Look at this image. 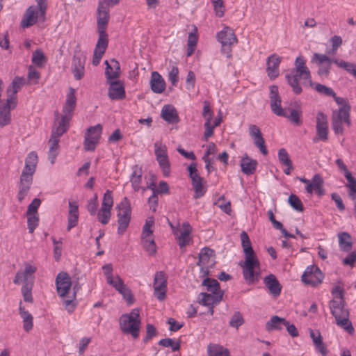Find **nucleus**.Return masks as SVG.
Returning a JSON list of instances; mask_svg holds the SVG:
<instances>
[{
	"instance_id": "1",
	"label": "nucleus",
	"mask_w": 356,
	"mask_h": 356,
	"mask_svg": "<svg viewBox=\"0 0 356 356\" xmlns=\"http://www.w3.org/2000/svg\"><path fill=\"white\" fill-rule=\"evenodd\" d=\"M285 76L293 91L297 95L300 94L302 91L298 79L301 80L302 85L313 86L310 71L306 66V60L302 56L296 58L295 69L286 74Z\"/></svg>"
},
{
	"instance_id": "2",
	"label": "nucleus",
	"mask_w": 356,
	"mask_h": 356,
	"mask_svg": "<svg viewBox=\"0 0 356 356\" xmlns=\"http://www.w3.org/2000/svg\"><path fill=\"white\" fill-rule=\"evenodd\" d=\"M38 162V154L31 152L25 159V165L20 175L17 200L22 202L27 195L33 183V177Z\"/></svg>"
},
{
	"instance_id": "3",
	"label": "nucleus",
	"mask_w": 356,
	"mask_h": 356,
	"mask_svg": "<svg viewBox=\"0 0 356 356\" xmlns=\"http://www.w3.org/2000/svg\"><path fill=\"white\" fill-rule=\"evenodd\" d=\"M336 103L339 107L332 111V128L335 134H342L343 133V126L349 127L350 125V105L345 98H337Z\"/></svg>"
},
{
	"instance_id": "4",
	"label": "nucleus",
	"mask_w": 356,
	"mask_h": 356,
	"mask_svg": "<svg viewBox=\"0 0 356 356\" xmlns=\"http://www.w3.org/2000/svg\"><path fill=\"white\" fill-rule=\"evenodd\" d=\"M56 286L58 294L63 298L65 309H67L69 313L73 312L75 308L74 300L76 296L75 293L70 295L72 286V281L70 275L65 272L59 273L56 278Z\"/></svg>"
},
{
	"instance_id": "5",
	"label": "nucleus",
	"mask_w": 356,
	"mask_h": 356,
	"mask_svg": "<svg viewBox=\"0 0 356 356\" xmlns=\"http://www.w3.org/2000/svg\"><path fill=\"white\" fill-rule=\"evenodd\" d=\"M245 260L241 264L243 275L245 280L249 283H253L257 279L260 272V264L252 250V246H243Z\"/></svg>"
},
{
	"instance_id": "6",
	"label": "nucleus",
	"mask_w": 356,
	"mask_h": 356,
	"mask_svg": "<svg viewBox=\"0 0 356 356\" xmlns=\"http://www.w3.org/2000/svg\"><path fill=\"white\" fill-rule=\"evenodd\" d=\"M119 323L124 334H130L132 338L137 339L141 327L139 309L134 308L129 313L122 314Z\"/></svg>"
},
{
	"instance_id": "7",
	"label": "nucleus",
	"mask_w": 356,
	"mask_h": 356,
	"mask_svg": "<svg viewBox=\"0 0 356 356\" xmlns=\"http://www.w3.org/2000/svg\"><path fill=\"white\" fill-rule=\"evenodd\" d=\"M202 284L206 286L207 293H201L198 296L200 303L204 306H213L218 304L222 298L223 293L220 289L216 280L205 277Z\"/></svg>"
},
{
	"instance_id": "8",
	"label": "nucleus",
	"mask_w": 356,
	"mask_h": 356,
	"mask_svg": "<svg viewBox=\"0 0 356 356\" xmlns=\"http://www.w3.org/2000/svg\"><path fill=\"white\" fill-rule=\"evenodd\" d=\"M216 38L221 44V52L225 54L227 58L232 56V46L237 43L238 39L234 32V30L225 26L223 29L217 33Z\"/></svg>"
},
{
	"instance_id": "9",
	"label": "nucleus",
	"mask_w": 356,
	"mask_h": 356,
	"mask_svg": "<svg viewBox=\"0 0 356 356\" xmlns=\"http://www.w3.org/2000/svg\"><path fill=\"white\" fill-rule=\"evenodd\" d=\"M118 208V232L119 234H122L128 227L131 215V209L130 202L127 197H124L120 204L117 206Z\"/></svg>"
},
{
	"instance_id": "10",
	"label": "nucleus",
	"mask_w": 356,
	"mask_h": 356,
	"mask_svg": "<svg viewBox=\"0 0 356 356\" xmlns=\"http://www.w3.org/2000/svg\"><path fill=\"white\" fill-rule=\"evenodd\" d=\"M65 127H57L56 122L52 129L51 138L49 140V149L48 152V159L51 164L55 163L56 159L59 153V141L60 136L66 132Z\"/></svg>"
},
{
	"instance_id": "11",
	"label": "nucleus",
	"mask_w": 356,
	"mask_h": 356,
	"mask_svg": "<svg viewBox=\"0 0 356 356\" xmlns=\"http://www.w3.org/2000/svg\"><path fill=\"white\" fill-rule=\"evenodd\" d=\"M198 264L201 266L200 276L205 278L209 274V268L215 264L214 251L207 246L204 247L199 254Z\"/></svg>"
},
{
	"instance_id": "12",
	"label": "nucleus",
	"mask_w": 356,
	"mask_h": 356,
	"mask_svg": "<svg viewBox=\"0 0 356 356\" xmlns=\"http://www.w3.org/2000/svg\"><path fill=\"white\" fill-rule=\"evenodd\" d=\"M36 270L37 266L35 264L25 262L24 268L17 272L13 283L15 284L31 283L33 285Z\"/></svg>"
},
{
	"instance_id": "13",
	"label": "nucleus",
	"mask_w": 356,
	"mask_h": 356,
	"mask_svg": "<svg viewBox=\"0 0 356 356\" xmlns=\"http://www.w3.org/2000/svg\"><path fill=\"white\" fill-rule=\"evenodd\" d=\"M102 133V127L98 124L90 127L85 134L83 147L86 151H94L99 142Z\"/></svg>"
},
{
	"instance_id": "14",
	"label": "nucleus",
	"mask_w": 356,
	"mask_h": 356,
	"mask_svg": "<svg viewBox=\"0 0 356 356\" xmlns=\"http://www.w3.org/2000/svg\"><path fill=\"white\" fill-rule=\"evenodd\" d=\"M316 136L312 139L314 143L319 141L325 142L328 140L327 116L323 112H318L316 115Z\"/></svg>"
},
{
	"instance_id": "15",
	"label": "nucleus",
	"mask_w": 356,
	"mask_h": 356,
	"mask_svg": "<svg viewBox=\"0 0 356 356\" xmlns=\"http://www.w3.org/2000/svg\"><path fill=\"white\" fill-rule=\"evenodd\" d=\"M324 275L323 273L320 268L315 265L307 267L301 277V280L305 284L313 286L321 284Z\"/></svg>"
},
{
	"instance_id": "16",
	"label": "nucleus",
	"mask_w": 356,
	"mask_h": 356,
	"mask_svg": "<svg viewBox=\"0 0 356 356\" xmlns=\"http://www.w3.org/2000/svg\"><path fill=\"white\" fill-rule=\"evenodd\" d=\"M17 100L16 97H8L6 102L0 105V127H3L10 124L11 120V109L16 107Z\"/></svg>"
},
{
	"instance_id": "17",
	"label": "nucleus",
	"mask_w": 356,
	"mask_h": 356,
	"mask_svg": "<svg viewBox=\"0 0 356 356\" xmlns=\"http://www.w3.org/2000/svg\"><path fill=\"white\" fill-rule=\"evenodd\" d=\"M335 58H330L325 54L314 53L311 58V62L318 66V74L323 76H327L331 69L332 63Z\"/></svg>"
},
{
	"instance_id": "18",
	"label": "nucleus",
	"mask_w": 356,
	"mask_h": 356,
	"mask_svg": "<svg viewBox=\"0 0 356 356\" xmlns=\"http://www.w3.org/2000/svg\"><path fill=\"white\" fill-rule=\"evenodd\" d=\"M339 170L343 172V175L347 180L346 186L348 190V195L352 200H356V179L353 177L351 172L348 170L347 166L341 159H337L335 161Z\"/></svg>"
},
{
	"instance_id": "19",
	"label": "nucleus",
	"mask_w": 356,
	"mask_h": 356,
	"mask_svg": "<svg viewBox=\"0 0 356 356\" xmlns=\"http://www.w3.org/2000/svg\"><path fill=\"white\" fill-rule=\"evenodd\" d=\"M168 277L163 271L155 274L154 280V294L159 300H163L167 292Z\"/></svg>"
},
{
	"instance_id": "20",
	"label": "nucleus",
	"mask_w": 356,
	"mask_h": 356,
	"mask_svg": "<svg viewBox=\"0 0 356 356\" xmlns=\"http://www.w3.org/2000/svg\"><path fill=\"white\" fill-rule=\"evenodd\" d=\"M104 3V0H99L97 9V31L102 33L106 31L110 19L109 9L103 6Z\"/></svg>"
},
{
	"instance_id": "21",
	"label": "nucleus",
	"mask_w": 356,
	"mask_h": 356,
	"mask_svg": "<svg viewBox=\"0 0 356 356\" xmlns=\"http://www.w3.org/2000/svg\"><path fill=\"white\" fill-rule=\"evenodd\" d=\"M269 98L270 101V108L273 113L277 116H286V112L282 108L281 98L278 95V88L276 86L270 87Z\"/></svg>"
},
{
	"instance_id": "22",
	"label": "nucleus",
	"mask_w": 356,
	"mask_h": 356,
	"mask_svg": "<svg viewBox=\"0 0 356 356\" xmlns=\"http://www.w3.org/2000/svg\"><path fill=\"white\" fill-rule=\"evenodd\" d=\"M154 218L152 216L148 217L143 227L141 233V241L146 245H155L154 243Z\"/></svg>"
},
{
	"instance_id": "23",
	"label": "nucleus",
	"mask_w": 356,
	"mask_h": 356,
	"mask_svg": "<svg viewBox=\"0 0 356 356\" xmlns=\"http://www.w3.org/2000/svg\"><path fill=\"white\" fill-rule=\"evenodd\" d=\"M109 88L108 95L112 100L122 99L125 97V90L123 83L120 80L108 81Z\"/></svg>"
},
{
	"instance_id": "24",
	"label": "nucleus",
	"mask_w": 356,
	"mask_h": 356,
	"mask_svg": "<svg viewBox=\"0 0 356 356\" xmlns=\"http://www.w3.org/2000/svg\"><path fill=\"white\" fill-rule=\"evenodd\" d=\"M249 134L253 140L254 145L259 148L264 155H266L268 150L259 128L254 124L250 125Z\"/></svg>"
},
{
	"instance_id": "25",
	"label": "nucleus",
	"mask_w": 356,
	"mask_h": 356,
	"mask_svg": "<svg viewBox=\"0 0 356 356\" xmlns=\"http://www.w3.org/2000/svg\"><path fill=\"white\" fill-rule=\"evenodd\" d=\"M38 19H42L40 11L38 10L35 6H31L26 9L21 21V26L22 28L30 27L35 24Z\"/></svg>"
},
{
	"instance_id": "26",
	"label": "nucleus",
	"mask_w": 356,
	"mask_h": 356,
	"mask_svg": "<svg viewBox=\"0 0 356 356\" xmlns=\"http://www.w3.org/2000/svg\"><path fill=\"white\" fill-rule=\"evenodd\" d=\"M323 184L322 177L319 174H316L312 178L309 185L305 186V190L311 195L315 192L318 196L321 197L325 193Z\"/></svg>"
},
{
	"instance_id": "27",
	"label": "nucleus",
	"mask_w": 356,
	"mask_h": 356,
	"mask_svg": "<svg viewBox=\"0 0 356 356\" xmlns=\"http://www.w3.org/2000/svg\"><path fill=\"white\" fill-rule=\"evenodd\" d=\"M309 336L313 341L315 350L322 356H327L329 350L327 345L323 342V337L318 330L309 329Z\"/></svg>"
},
{
	"instance_id": "28",
	"label": "nucleus",
	"mask_w": 356,
	"mask_h": 356,
	"mask_svg": "<svg viewBox=\"0 0 356 356\" xmlns=\"http://www.w3.org/2000/svg\"><path fill=\"white\" fill-rule=\"evenodd\" d=\"M106 65L105 75L107 81H114L118 79L120 74V65L118 60L111 59L109 61L105 60Z\"/></svg>"
},
{
	"instance_id": "29",
	"label": "nucleus",
	"mask_w": 356,
	"mask_h": 356,
	"mask_svg": "<svg viewBox=\"0 0 356 356\" xmlns=\"http://www.w3.org/2000/svg\"><path fill=\"white\" fill-rule=\"evenodd\" d=\"M330 309L335 320L349 316V311L346 307L344 300H339L338 299L331 300L330 302Z\"/></svg>"
},
{
	"instance_id": "30",
	"label": "nucleus",
	"mask_w": 356,
	"mask_h": 356,
	"mask_svg": "<svg viewBox=\"0 0 356 356\" xmlns=\"http://www.w3.org/2000/svg\"><path fill=\"white\" fill-rule=\"evenodd\" d=\"M161 116L168 124H177L179 122L178 112L172 104H165L163 106Z\"/></svg>"
},
{
	"instance_id": "31",
	"label": "nucleus",
	"mask_w": 356,
	"mask_h": 356,
	"mask_svg": "<svg viewBox=\"0 0 356 356\" xmlns=\"http://www.w3.org/2000/svg\"><path fill=\"white\" fill-rule=\"evenodd\" d=\"M192 228L188 222H184L180 227L174 231L176 238L178 239L179 245H186L191 241Z\"/></svg>"
},
{
	"instance_id": "32",
	"label": "nucleus",
	"mask_w": 356,
	"mask_h": 356,
	"mask_svg": "<svg viewBox=\"0 0 356 356\" xmlns=\"http://www.w3.org/2000/svg\"><path fill=\"white\" fill-rule=\"evenodd\" d=\"M112 286L122 296L127 305H131L134 302V298L131 289L124 284L122 279L118 280V282L112 285Z\"/></svg>"
},
{
	"instance_id": "33",
	"label": "nucleus",
	"mask_w": 356,
	"mask_h": 356,
	"mask_svg": "<svg viewBox=\"0 0 356 356\" xmlns=\"http://www.w3.org/2000/svg\"><path fill=\"white\" fill-rule=\"evenodd\" d=\"M72 72L75 79H81L85 74V58L74 56L72 63Z\"/></svg>"
},
{
	"instance_id": "34",
	"label": "nucleus",
	"mask_w": 356,
	"mask_h": 356,
	"mask_svg": "<svg viewBox=\"0 0 356 356\" xmlns=\"http://www.w3.org/2000/svg\"><path fill=\"white\" fill-rule=\"evenodd\" d=\"M280 58L276 55L268 57L267 60V73L270 79H275L280 74Z\"/></svg>"
},
{
	"instance_id": "35",
	"label": "nucleus",
	"mask_w": 356,
	"mask_h": 356,
	"mask_svg": "<svg viewBox=\"0 0 356 356\" xmlns=\"http://www.w3.org/2000/svg\"><path fill=\"white\" fill-rule=\"evenodd\" d=\"M142 175V169L138 165H134L132 168V172L130 176V182L134 191H138L140 189H142L143 191H145L147 188V187L141 186Z\"/></svg>"
},
{
	"instance_id": "36",
	"label": "nucleus",
	"mask_w": 356,
	"mask_h": 356,
	"mask_svg": "<svg viewBox=\"0 0 356 356\" xmlns=\"http://www.w3.org/2000/svg\"><path fill=\"white\" fill-rule=\"evenodd\" d=\"M69 211L67 217V229H70L76 226L79 220V205L76 202H69Z\"/></svg>"
},
{
	"instance_id": "37",
	"label": "nucleus",
	"mask_w": 356,
	"mask_h": 356,
	"mask_svg": "<svg viewBox=\"0 0 356 356\" xmlns=\"http://www.w3.org/2000/svg\"><path fill=\"white\" fill-rule=\"evenodd\" d=\"M75 106L71 104L65 103L63 108V114L57 124L58 127H65V130L68 129L70 121L73 115V112Z\"/></svg>"
},
{
	"instance_id": "38",
	"label": "nucleus",
	"mask_w": 356,
	"mask_h": 356,
	"mask_svg": "<svg viewBox=\"0 0 356 356\" xmlns=\"http://www.w3.org/2000/svg\"><path fill=\"white\" fill-rule=\"evenodd\" d=\"M151 89L155 93H162L165 89V83L161 74L153 72L150 80Z\"/></svg>"
},
{
	"instance_id": "39",
	"label": "nucleus",
	"mask_w": 356,
	"mask_h": 356,
	"mask_svg": "<svg viewBox=\"0 0 356 356\" xmlns=\"http://www.w3.org/2000/svg\"><path fill=\"white\" fill-rule=\"evenodd\" d=\"M19 314L22 319L23 328L26 332L31 331L33 327V317L32 314L22 306V302L19 305Z\"/></svg>"
},
{
	"instance_id": "40",
	"label": "nucleus",
	"mask_w": 356,
	"mask_h": 356,
	"mask_svg": "<svg viewBox=\"0 0 356 356\" xmlns=\"http://www.w3.org/2000/svg\"><path fill=\"white\" fill-rule=\"evenodd\" d=\"M264 284L268 289L270 293L274 296H280L282 286L274 275H269L264 278Z\"/></svg>"
},
{
	"instance_id": "41",
	"label": "nucleus",
	"mask_w": 356,
	"mask_h": 356,
	"mask_svg": "<svg viewBox=\"0 0 356 356\" xmlns=\"http://www.w3.org/2000/svg\"><path fill=\"white\" fill-rule=\"evenodd\" d=\"M257 161L255 159L250 158L247 154H245L241 160V168L242 172L245 175H252L257 168Z\"/></svg>"
},
{
	"instance_id": "42",
	"label": "nucleus",
	"mask_w": 356,
	"mask_h": 356,
	"mask_svg": "<svg viewBox=\"0 0 356 356\" xmlns=\"http://www.w3.org/2000/svg\"><path fill=\"white\" fill-rule=\"evenodd\" d=\"M278 159L280 163L285 167L283 170L284 174L287 175H290L293 170V164L287 151L284 148L279 149Z\"/></svg>"
},
{
	"instance_id": "43",
	"label": "nucleus",
	"mask_w": 356,
	"mask_h": 356,
	"mask_svg": "<svg viewBox=\"0 0 356 356\" xmlns=\"http://www.w3.org/2000/svg\"><path fill=\"white\" fill-rule=\"evenodd\" d=\"M286 320L284 318L279 317L278 316H272L268 321L266 323V330L268 332L274 330H281L284 326Z\"/></svg>"
},
{
	"instance_id": "44",
	"label": "nucleus",
	"mask_w": 356,
	"mask_h": 356,
	"mask_svg": "<svg viewBox=\"0 0 356 356\" xmlns=\"http://www.w3.org/2000/svg\"><path fill=\"white\" fill-rule=\"evenodd\" d=\"M198 41V33H197V29L194 26L193 31L191 33H189L188 36V42H187V51H186V56L188 57L191 56L197 47Z\"/></svg>"
},
{
	"instance_id": "45",
	"label": "nucleus",
	"mask_w": 356,
	"mask_h": 356,
	"mask_svg": "<svg viewBox=\"0 0 356 356\" xmlns=\"http://www.w3.org/2000/svg\"><path fill=\"white\" fill-rule=\"evenodd\" d=\"M26 80L24 77L16 76L12 81L11 85L7 90L8 97H16L17 92L22 88L25 84Z\"/></svg>"
},
{
	"instance_id": "46",
	"label": "nucleus",
	"mask_w": 356,
	"mask_h": 356,
	"mask_svg": "<svg viewBox=\"0 0 356 356\" xmlns=\"http://www.w3.org/2000/svg\"><path fill=\"white\" fill-rule=\"evenodd\" d=\"M207 353L209 356H229L228 349L218 344H209Z\"/></svg>"
},
{
	"instance_id": "47",
	"label": "nucleus",
	"mask_w": 356,
	"mask_h": 356,
	"mask_svg": "<svg viewBox=\"0 0 356 356\" xmlns=\"http://www.w3.org/2000/svg\"><path fill=\"white\" fill-rule=\"evenodd\" d=\"M99 39L95 48V51L104 54L108 47V35L106 31L102 33L101 31H98Z\"/></svg>"
},
{
	"instance_id": "48",
	"label": "nucleus",
	"mask_w": 356,
	"mask_h": 356,
	"mask_svg": "<svg viewBox=\"0 0 356 356\" xmlns=\"http://www.w3.org/2000/svg\"><path fill=\"white\" fill-rule=\"evenodd\" d=\"M147 188L152 190V193L156 195L168 194L169 193V186L165 181H161L157 187L155 183L152 181L147 184Z\"/></svg>"
},
{
	"instance_id": "49",
	"label": "nucleus",
	"mask_w": 356,
	"mask_h": 356,
	"mask_svg": "<svg viewBox=\"0 0 356 356\" xmlns=\"http://www.w3.org/2000/svg\"><path fill=\"white\" fill-rule=\"evenodd\" d=\"M102 269L104 270V274L106 277L107 283L112 286L115 282H118V280H121L119 275L114 276L113 274V266L111 264H106L102 266Z\"/></svg>"
},
{
	"instance_id": "50",
	"label": "nucleus",
	"mask_w": 356,
	"mask_h": 356,
	"mask_svg": "<svg viewBox=\"0 0 356 356\" xmlns=\"http://www.w3.org/2000/svg\"><path fill=\"white\" fill-rule=\"evenodd\" d=\"M31 61L39 67H42L47 61L46 57L41 49H36L33 52Z\"/></svg>"
},
{
	"instance_id": "51",
	"label": "nucleus",
	"mask_w": 356,
	"mask_h": 356,
	"mask_svg": "<svg viewBox=\"0 0 356 356\" xmlns=\"http://www.w3.org/2000/svg\"><path fill=\"white\" fill-rule=\"evenodd\" d=\"M337 325L340 326L348 333L353 334L354 333V327L352 323L349 320V316H346L339 319L335 320Z\"/></svg>"
},
{
	"instance_id": "52",
	"label": "nucleus",
	"mask_w": 356,
	"mask_h": 356,
	"mask_svg": "<svg viewBox=\"0 0 356 356\" xmlns=\"http://www.w3.org/2000/svg\"><path fill=\"white\" fill-rule=\"evenodd\" d=\"M192 186L195 191L194 197L195 199H198L205 194L207 191V186L203 182L202 178L197 181L192 183Z\"/></svg>"
},
{
	"instance_id": "53",
	"label": "nucleus",
	"mask_w": 356,
	"mask_h": 356,
	"mask_svg": "<svg viewBox=\"0 0 356 356\" xmlns=\"http://www.w3.org/2000/svg\"><path fill=\"white\" fill-rule=\"evenodd\" d=\"M315 89L318 92H319L322 95H324L328 96V97H332L335 102L337 98H341L340 97L337 96L335 92L333 90L332 88L327 87L325 85H322L321 83H316L315 86Z\"/></svg>"
},
{
	"instance_id": "54",
	"label": "nucleus",
	"mask_w": 356,
	"mask_h": 356,
	"mask_svg": "<svg viewBox=\"0 0 356 356\" xmlns=\"http://www.w3.org/2000/svg\"><path fill=\"white\" fill-rule=\"evenodd\" d=\"M98 220L103 225L108 223L111 216V209L102 207L97 213Z\"/></svg>"
},
{
	"instance_id": "55",
	"label": "nucleus",
	"mask_w": 356,
	"mask_h": 356,
	"mask_svg": "<svg viewBox=\"0 0 356 356\" xmlns=\"http://www.w3.org/2000/svg\"><path fill=\"white\" fill-rule=\"evenodd\" d=\"M159 344L163 347H170L172 351L179 350L180 348V341L170 338L160 340Z\"/></svg>"
},
{
	"instance_id": "56",
	"label": "nucleus",
	"mask_w": 356,
	"mask_h": 356,
	"mask_svg": "<svg viewBox=\"0 0 356 356\" xmlns=\"http://www.w3.org/2000/svg\"><path fill=\"white\" fill-rule=\"evenodd\" d=\"M157 162L163 172L165 177H168L170 173V163L169 161L168 156L156 159Z\"/></svg>"
},
{
	"instance_id": "57",
	"label": "nucleus",
	"mask_w": 356,
	"mask_h": 356,
	"mask_svg": "<svg viewBox=\"0 0 356 356\" xmlns=\"http://www.w3.org/2000/svg\"><path fill=\"white\" fill-rule=\"evenodd\" d=\"M33 285L31 283H27L23 284L22 287V294L24 298V300L27 302H33V298L32 296V289Z\"/></svg>"
},
{
	"instance_id": "58",
	"label": "nucleus",
	"mask_w": 356,
	"mask_h": 356,
	"mask_svg": "<svg viewBox=\"0 0 356 356\" xmlns=\"http://www.w3.org/2000/svg\"><path fill=\"white\" fill-rule=\"evenodd\" d=\"M154 153L156 159L168 156L167 147L161 141H156L154 145Z\"/></svg>"
},
{
	"instance_id": "59",
	"label": "nucleus",
	"mask_w": 356,
	"mask_h": 356,
	"mask_svg": "<svg viewBox=\"0 0 356 356\" xmlns=\"http://www.w3.org/2000/svg\"><path fill=\"white\" fill-rule=\"evenodd\" d=\"M113 206V197L112 191L110 190H107L104 195L101 207H104V208H108L110 209H112Z\"/></svg>"
},
{
	"instance_id": "60",
	"label": "nucleus",
	"mask_w": 356,
	"mask_h": 356,
	"mask_svg": "<svg viewBox=\"0 0 356 356\" xmlns=\"http://www.w3.org/2000/svg\"><path fill=\"white\" fill-rule=\"evenodd\" d=\"M188 171L192 183L202 179L197 170V165L195 163H192L189 165L188 167Z\"/></svg>"
},
{
	"instance_id": "61",
	"label": "nucleus",
	"mask_w": 356,
	"mask_h": 356,
	"mask_svg": "<svg viewBox=\"0 0 356 356\" xmlns=\"http://www.w3.org/2000/svg\"><path fill=\"white\" fill-rule=\"evenodd\" d=\"M243 323L244 319L242 314L237 312L233 314L230 320L229 325L230 326L238 329L239 326L243 324Z\"/></svg>"
},
{
	"instance_id": "62",
	"label": "nucleus",
	"mask_w": 356,
	"mask_h": 356,
	"mask_svg": "<svg viewBox=\"0 0 356 356\" xmlns=\"http://www.w3.org/2000/svg\"><path fill=\"white\" fill-rule=\"evenodd\" d=\"M289 203L296 211H302L303 210L302 204L298 196L291 194L289 197Z\"/></svg>"
},
{
	"instance_id": "63",
	"label": "nucleus",
	"mask_w": 356,
	"mask_h": 356,
	"mask_svg": "<svg viewBox=\"0 0 356 356\" xmlns=\"http://www.w3.org/2000/svg\"><path fill=\"white\" fill-rule=\"evenodd\" d=\"M98 208L97 195L95 194L93 197L88 200L87 204V209L91 216L97 213Z\"/></svg>"
},
{
	"instance_id": "64",
	"label": "nucleus",
	"mask_w": 356,
	"mask_h": 356,
	"mask_svg": "<svg viewBox=\"0 0 356 356\" xmlns=\"http://www.w3.org/2000/svg\"><path fill=\"white\" fill-rule=\"evenodd\" d=\"M40 77V74L38 72V71L32 65H30L29 67V71H28V80L31 83H37L38 82V80Z\"/></svg>"
}]
</instances>
